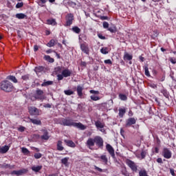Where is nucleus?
Wrapping results in <instances>:
<instances>
[{"label":"nucleus","instance_id":"f257e3e1","mask_svg":"<svg viewBox=\"0 0 176 176\" xmlns=\"http://www.w3.org/2000/svg\"><path fill=\"white\" fill-rule=\"evenodd\" d=\"M86 146L91 150H93V147L96 145L98 148H102L104 146V140L101 136H95L89 138L85 143Z\"/></svg>","mask_w":176,"mask_h":176},{"label":"nucleus","instance_id":"f03ea898","mask_svg":"<svg viewBox=\"0 0 176 176\" xmlns=\"http://www.w3.org/2000/svg\"><path fill=\"white\" fill-rule=\"evenodd\" d=\"M59 124L62 126L76 127L79 130H86V129H87V126L82 124V122H74V120L72 119L61 118L59 121Z\"/></svg>","mask_w":176,"mask_h":176},{"label":"nucleus","instance_id":"7ed1b4c3","mask_svg":"<svg viewBox=\"0 0 176 176\" xmlns=\"http://www.w3.org/2000/svg\"><path fill=\"white\" fill-rule=\"evenodd\" d=\"M0 90L10 93L13 90V84L8 80H3L0 82Z\"/></svg>","mask_w":176,"mask_h":176},{"label":"nucleus","instance_id":"20e7f679","mask_svg":"<svg viewBox=\"0 0 176 176\" xmlns=\"http://www.w3.org/2000/svg\"><path fill=\"white\" fill-rule=\"evenodd\" d=\"M71 75H72V70L65 68L61 72V74L57 75L58 80H63L64 78H69Z\"/></svg>","mask_w":176,"mask_h":176},{"label":"nucleus","instance_id":"39448f33","mask_svg":"<svg viewBox=\"0 0 176 176\" xmlns=\"http://www.w3.org/2000/svg\"><path fill=\"white\" fill-rule=\"evenodd\" d=\"M126 164L128 165L129 168L133 171V173H137L138 170V166H137V164L135 162L130 160H126Z\"/></svg>","mask_w":176,"mask_h":176},{"label":"nucleus","instance_id":"423d86ee","mask_svg":"<svg viewBox=\"0 0 176 176\" xmlns=\"http://www.w3.org/2000/svg\"><path fill=\"white\" fill-rule=\"evenodd\" d=\"M35 100H41L43 101L45 100V96H43V91L42 89H37L36 91V94L34 95Z\"/></svg>","mask_w":176,"mask_h":176},{"label":"nucleus","instance_id":"0eeeda50","mask_svg":"<svg viewBox=\"0 0 176 176\" xmlns=\"http://www.w3.org/2000/svg\"><path fill=\"white\" fill-rule=\"evenodd\" d=\"M162 156L165 159H171V157L173 156V153H171V151L167 148H164L162 151Z\"/></svg>","mask_w":176,"mask_h":176},{"label":"nucleus","instance_id":"6e6552de","mask_svg":"<svg viewBox=\"0 0 176 176\" xmlns=\"http://www.w3.org/2000/svg\"><path fill=\"white\" fill-rule=\"evenodd\" d=\"M73 21H74V14H67L66 16V23L65 24V27H69V25H72Z\"/></svg>","mask_w":176,"mask_h":176},{"label":"nucleus","instance_id":"1a4fd4ad","mask_svg":"<svg viewBox=\"0 0 176 176\" xmlns=\"http://www.w3.org/2000/svg\"><path fill=\"white\" fill-rule=\"evenodd\" d=\"M28 170L27 169H21L19 170H13L12 172H11V175H17V176H20V175H23V174H25V173H28Z\"/></svg>","mask_w":176,"mask_h":176},{"label":"nucleus","instance_id":"9d476101","mask_svg":"<svg viewBox=\"0 0 176 176\" xmlns=\"http://www.w3.org/2000/svg\"><path fill=\"white\" fill-rule=\"evenodd\" d=\"M29 113L32 116H39V109L36 107H29Z\"/></svg>","mask_w":176,"mask_h":176},{"label":"nucleus","instance_id":"9b49d317","mask_svg":"<svg viewBox=\"0 0 176 176\" xmlns=\"http://www.w3.org/2000/svg\"><path fill=\"white\" fill-rule=\"evenodd\" d=\"M136 122H137V120H135V118H130L128 120H126L125 127H130L133 126V124H135Z\"/></svg>","mask_w":176,"mask_h":176},{"label":"nucleus","instance_id":"f8f14e48","mask_svg":"<svg viewBox=\"0 0 176 176\" xmlns=\"http://www.w3.org/2000/svg\"><path fill=\"white\" fill-rule=\"evenodd\" d=\"M80 50L83 53H85V54H89L90 53V50H89V45L86 43H81L80 44Z\"/></svg>","mask_w":176,"mask_h":176},{"label":"nucleus","instance_id":"ddd939ff","mask_svg":"<svg viewBox=\"0 0 176 176\" xmlns=\"http://www.w3.org/2000/svg\"><path fill=\"white\" fill-rule=\"evenodd\" d=\"M41 131L43 133V135L41 136V140L47 141V140L50 138V136H49V132L46 129H42Z\"/></svg>","mask_w":176,"mask_h":176},{"label":"nucleus","instance_id":"4468645a","mask_svg":"<svg viewBox=\"0 0 176 176\" xmlns=\"http://www.w3.org/2000/svg\"><path fill=\"white\" fill-rule=\"evenodd\" d=\"M106 149L107 150L109 153L111 155V157H115V150L113 149V147L111 146V144H107Z\"/></svg>","mask_w":176,"mask_h":176},{"label":"nucleus","instance_id":"2eb2a0df","mask_svg":"<svg viewBox=\"0 0 176 176\" xmlns=\"http://www.w3.org/2000/svg\"><path fill=\"white\" fill-rule=\"evenodd\" d=\"M146 153H148L146 151H142L140 154H136V157L140 159V160H142V159H145V157H146Z\"/></svg>","mask_w":176,"mask_h":176},{"label":"nucleus","instance_id":"dca6fc26","mask_svg":"<svg viewBox=\"0 0 176 176\" xmlns=\"http://www.w3.org/2000/svg\"><path fill=\"white\" fill-rule=\"evenodd\" d=\"M0 167L1 168H9V170H13V168H15L16 166L14 165H10L9 164H0Z\"/></svg>","mask_w":176,"mask_h":176},{"label":"nucleus","instance_id":"f3484780","mask_svg":"<svg viewBox=\"0 0 176 176\" xmlns=\"http://www.w3.org/2000/svg\"><path fill=\"white\" fill-rule=\"evenodd\" d=\"M30 122H31L32 123H33V124H36L37 126H41V124H42V122L41 121V120H38V119H32L31 118H28Z\"/></svg>","mask_w":176,"mask_h":176},{"label":"nucleus","instance_id":"a211bd4d","mask_svg":"<svg viewBox=\"0 0 176 176\" xmlns=\"http://www.w3.org/2000/svg\"><path fill=\"white\" fill-rule=\"evenodd\" d=\"M64 142L67 146H69L70 148H75V146H76V145L72 140H65Z\"/></svg>","mask_w":176,"mask_h":176},{"label":"nucleus","instance_id":"6ab92c4d","mask_svg":"<svg viewBox=\"0 0 176 176\" xmlns=\"http://www.w3.org/2000/svg\"><path fill=\"white\" fill-rule=\"evenodd\" d=\"M95 125L97 127V129H101L100 131H104V129H104V126H105L104 123L101 122L100 121H96L95 122Z\"/></svg>","mask_w":176,"mask_h":176},{"label":"nucleus","instance_id":"aec40b11","mask_svg":"<svg viewBox=\"0 0 176 176\" xmlns=\"http://www.w3.org/2000/svg\"><path fill=\"white\" fill-rule=\"evenodd\" d=\"M45 67L43 66H37L34 68V72L36 74H41V72H44Z\"/></svg>","mask_w":176,"mask_h":176},{"label":"nucleus","instance_id":"412c9836","mask_svg":"<svg viewBox=\"0 0 176 176\" xmlns=\"http://www.w3.org/2000/svg\"><path fill=\"white\" fill-rule=\"evenodd\" d=\"M56 149L57 151H64V147L63 146V142L61 140H58L56 144Z\"/></svg>","mask_w":176,"mask_h":176},{"label":"nucleus","instance_id":"4be33fe9","mask_svg":"<svg viewBox=\"0 0 176 176\" xmlns=\"http://www.w3.org/2000/svg\"><path fill=\"white\" fill-rule=\"evenodd\" d=\"M76 91H77L78 96L79 97H82L83 96V93H82L83 87H81L80 85H78Z\"/></svg>","mask_w":176,"mask_h":176},{"label":"nucleus","instance_id":"5701e85b","mask_svg":"<svg viewBox=\"0 0 176 176\" xmlns=\"http://www.w3.org/2000/svg\"><path fill=\"white\" fill-rule=\"evenodd\" d=\"M31 168L34 173H39L42 170V166H33Z\"/></svg>","mask_w":176,"mask_h":176},{"label":"nucleus","instance_id":"b1692460","mask_svg":"<svg viewBox=\"0 0 176 176\" xmlns=\"http://www.w3.org/2000/svg\"><path fill=\"white\" fill-rule=\"evenodd\" d=\"M53 85V81H46L44 80V82L41 84L42 87H46L47 86H52Z\"/></svg>","mask_w":176,"mask_h":176},{"label":"nucleus","instance_id":"393cba45","mask_svg":"<svg viewBox=\"0 0 176 176\" xmlns=\"http://www.w3.org/2000/svg\"><path fill=\"white\" fill-rule=\"evenodd\" d=\"M124 60H127L128 61L133 60V55H130L129 53L125 52L124 54Z\"/></svg>","mask_w":176,"mask_h":176},{"label":"nucleus","instance_id":"a878e982","mask_svg":"<svg viewBox=\"0 0 176 176\" xmlns=\"http://www.w3.org/2000/svg\"><path fill=\"white\" fill-rule=\"evenodd\" d=\"M47 24L49 25H57V22H56V19H48L47 20Z\"/></svg>","mask_w":176,"mask_h":176},{"label":"nucleus","instance_id":"bb28decb","mask_svg":"<svg viewBox=\"0 0 176 176\" xmlns=\"http://www.w3.org/2000/svg\"><path fill=\"white\" fill-rule=\"evenodd\" d=\"M9 151V146H4L0 148V153H6Z\"/></svg>","mask_w":176,"mask_h":176},{"label":"nucleus","instance_id":"cd10ccee","mask_svg":"<svg viewBox=\"0 0 176 176\" xmlns=\"http://www.w3.org/2000/svg\"><path fill=\"white\" fill-rule=\"evenodd\" d=\"M15 16L16 19H19V20H23V19H25V17H27V15L23 13L16 14Z\"/></svg>","mask_w":176,"mask_h":176},{"label":"nucleus","instance_id":"c85d7f7f","mask_svg":"<svg viewBox=\"0 0 176 176\" xmlns=\"http://www.w3.org/2000/svg\"><path fill=\"white\" fill-rule=\"evenodd\" d=\"M6 79L11 80L14 83H17V78H16L14 76H7Z\"/></svg>","mask_w":176,"mask_h":176},{"label":"nucleus","instance_id":"c756f323","mask_svg":"<svg viewBox=\"0 0 176 176\" xmlns=\"http://www.w3.org/2000/svg\"><path fill=\"white\" fill-rule=\"evenodd\" d=\"M100 159L104 164H108V158L107 157V155H101Z\"/></svg>","mask_w":176,"mask_h":176},{"label":"nucleus","instance_id":"7c9ffc66","mask_svg":"<svg viewBox=\"0 0 176 176\" xmlns=\"http://www.w3.org/2000/svg\"><path fill=\"white\" fill-rule=\"evenodd\" d=\"M124 113H126V109H119V116L120 118H123L124 116Z\"/></svg>","mask_w":176,"mask_h":176},{"label":"nucleus","instance_id":"2f4dec72","mask_svg":"<svg viewBox=\"0 0 176 176\" xmlns=\"http://www.w3.org/2000/svg\"><path fill=\"white\" fill-rule=\"evenodd\" d=\"M44 58L47 60L49 61V63H54V59L50 57L49 55H45L44 56Z\"/></svg>","mask_w":176,"mask_h":176},{"label":"nucleus","instance_id":"473e14b6","mask_svg":"<svg viewBox=\"0 0 176 176\" xmlns=\"http://www.w3.org/2000/svg\"><path fill=\"white\" fill-rule=\"evenodd\" d=\"M54 45H56V41H54V39H52V40H50V41L47 44V46H48V47H53V46H54Z\"/></svg>","mask_w":176,"mask_h":176},{"label":"nucleus","instance_id":"72a5a7b5","mask_svg":"<svg viewBox=\"0 0 176 176\" xmlns=\"http://www.w3.org/2000/svg\"><path fill=\"white\" fill-rule=\"evenodd\" d=\"M139 176H148L146 170L143 169L139 172Z\"/></svg>","mask_w":176,"mask_h":176},{"label":"nucleus","instance_id":"f704fd0d","mask_svg":"<svg viewBox=\"0 0 176 176\" xmlns=\"http://www.w3.org/2000/svg\"><path fill=\"white\" fill-rule=\"evenodd\" d=\"M72 30L73 32H75L76 34H79L80 32V28H79L77 26H74L72 28Z\"/></svg>","mask_w":176,"mask_h":176},{"label":"nucleus","instance_id":"c9c22d12","mask_svg":"<svg viewBox=\"0 0 176 176\" xmlns=\"http://www.w3.org/2000/svg\"><path fill=\"white\" fill-rule=\"evenodd\" d=\"M121 173H122V175L130 176V173H129V172H127V170L126 169V168H123L121 170Z\"/></svg>","mask_w":176,"mask_h":176},{"label":"nucleus","instance_id":"e433bc0d","mask_svg":"<svg viewBox=\"0 0 176 176\" xmlns=\"http://www.w3.org/2000/svg\"><path fill=\"white\" fill-rule=\"evenodd\" d=\"M119 97L122 100V101H126L127 100V96L125 94H120Z\"/></svg>","mask_w":176,"mask_h":176},{"label":"nucleus","instance_id":"4c0bfd02","mask_svg":"<svg viewBox=\"0 0 176 176\" xmlns=\"http://www.w3.org/2000/svg\"><path fill=\"white\" fill-rule=\"evenodd\" d=\"M64 93L66 94V96H72V94H74V91L71 89L65 90Z\"/></svg>","mask_w":176,"mask_h":176},{"label":"nucleus","instance_id":"58836bf2","mask_svg":"<svg viewBox=\"0 0 176 176\" xmlns=\"http://www.w3.org/2000/svg\"><path fill=\"white\" fill-rule=\"evenodd\" d=\"M100 52L102 53V54H108V48L107 47H102L100 50Z\"/></svg>","mask_w":176,"mask_h":176},{"label":"nucleus","instance_id":"ea45409f","mask_svg":"<svg viewBox=\"0 0 176 176\" xmlns=\"http://www.w3.org/2000/svg\"><path fill=\"white\" fill-rule=\"evenodd\" d=\"M144 74L146 76H151V74L149 73V69L148 68V67H146L144 68Z\"/></svg>","mask_w":176,"mask_h":176},{"label":"nucleus","instance_id":"a19ab883","mask_svg":"<svg viewBox=\"0 0 176 176\" xmlns=\"http://www.w3.org/2000/svg\"><path fill=\"white\" fill-rule=\"evenodd\" d=\"M162 94H163V96H164V97H166V98H168V93L167 92V90H162L161 91Z\"/></svg>","mask_w":176,"mask_h":176},{"label":"nucleus","instance_id":"79ce46f5","mask_svg":"<svg viewBox=\"0 0 176 176\" xmlns=\"http://www.w3.org/2000/svg\"><path fill=\"white\" fill-rule=\"evenodd\" d=\"M34 157H35L36 159H41V157H42V153H35L34 155Z\"/></svg>","mask_w":176,"mask_h":176},{"label":"nucleus","instance_id":"37998d69","mask_svg":"<svg viewBox=\"0 0 176 176\" xmlns=\"http://www.w3.org/2000/svg\"><path fill=\"white\" fill-rule=\"evenodd\" d=\"M100 99V98L98 96H91V100H92L93 101H98V100Z\"/></svg>","mask_w":176,"mask_h":176},{"label":"nucleus","instance_id":"c03bdc74","mask_svg":"<svg viewBox=\"0 0 176 176\" xmlns=\"http://www.w3.org/2000/svg\"><path fill=\"white\" fill-rule=\"evenodd\" d=\"M21 79H23V80H28V79H30V75L26 74V75L22 76Z\"/></svg>","mask_w":176,"mask_h":176},{"label":"nucleus","instance_id":"a18cd8bd","mask_svg":"<svg viewBox=\"0 0 176 176\" xmlns=\"http://www.w3.org/2000/svg\"><path fill=\"white\" fill-rule=\"evenodd\" d=\"M23 6H24V3H23V2L18 3L16 5V9H20V8H23Z\"/></svg>","mask_w":176,"mask_h":176},{"label":"nucleus","instance_id":"49530a36","mask_svg":"<svg viewBox=\"0 0 176 176\" xmlns=\"http://www.w3.org/2000/svg\"><path fill=\"white\" fill-rule=\"evenodd\" d=\"M104 64H108L109 65H112V60L111 59L104 60Z\"/></svg>","mask_w":176,"mask_h":176},{"label":"nucleus","instance_id":"de8ad7c7","mask_svg":"<svg viewBox=\"0 0 176 176\" xmlns=\"http://www.w3.org/2000/svg\"><path fill=\"white\" fill-rule=\"evenodd\" d=\"M108 31L113 34L114 32H116V29L115 28H109Z\"/></svg>","mask_w":176,"mask_h":176},{"label":"nucleus","instance_id":"09e8293b","mask_svg":"<svg viewBox=\"0 0 176 176\" xmlns=\"http://www.w3.org/2000/svg\"><path fill=\"white\" fill-rule=\"evenodd\" d=\"M61 162L63 163V164H67V163H68V158L65 157L62 159Z\"/></svg>","mask_w":176,"mask_h":176},{"label":"nucleus","instance_id":"8fccbe9b","mask_svg":"<svg viewBox=\"0 0 176 176\" xmlns=\"http://www.w3.org/2000/svg\"><path fill=\"white\" fill-rule=\"evenodd\" d=\"M55 72L56 74H60L61 72V67H57L55 68Z\"/></svg>","mask_w":176,"mask_h":176},{"label":"nucleus","instance_id":"3c124183","mask_svg":"<svg viewBox=\"0 0 176 176\" xmlns=\"http://www.w3.org/2000/svg\"><path fill=\"white\" fill-rule=\"evenodd\" d=\"M89 93H91V94H100V91H95V90H93V89L90 90Z\"/></svg>","mask_w":176,"mask_h":176},{"label":"nucleus","instance_id":"603ef678","mask_svg":"<svg viewBox=\"0 0 176 176\" xmlns=\"http://www.w3.org/2000/svg\"><path fill=\"white\" fill-rule=\"evenodd\" d=\"M22 152L23 153H30V151H28L27 148H24V147L22 148Z\"/></svg>","mask_w":176,"mask_h":176},{"label":"nucleus","instance_id":"864d4df0","mask_svg":"<svg viewBox=\"0 0 176 176\" xmlns=\"http://www.w3.org/2000/svg\"><path fill=\"white\" fill-rule=\"evenodd\" d=\"M109 23H108V22H103V28H109Z\"/></svg>","mask_w":176,"mask_h":176},{"label":"nucleus","instance_id":"5fc2aeb1","mask_svg":"<svg viewBox=\"0 0 176 176\" xmlns=\"http://www.w3.org/2000/svg\"><path fill=\"white\" fill-rule=\"evenodd\" d=\"M19 131H21V133H23V131H24L25 130V127L24 126H20L19 129H18Z\"/></svg>","mask_w":176,"mask_h":176},{"label":"nucleus","instance_id":"6e6d98bb","mask_svg":"<svg viewBox=\"0 0 176 176\" xmlns=\"http://www.w3.org/2000/svg\"><path fill=\"white\" fill-rule=\"evenodd\" d=\"M98 36L100 39H105V36H102V34H98Z\"/></svg>","mask_w":176,"mask_h":176},{"label":"nucleus","instance_id":"4d7b16f0","mask_svg":"<svg viewBox=\"0 0 176 176\" xmlns=\"http://www.w3.org/2000/svg\"><path fill=\"white\" fill-rule=\"evenodd\" d=\"M170 173L171 175L175 176V172L174 171V169L170 168Z\"/></svg>","mask_w":176,"mask_h":176},{"label":"nucleus","instance_id":"13d9d810","mask_svg":"<svg viewBox=\"0 0 176 176\" xmlns=\"http://www.w3.org/2000/svg\"><path fill=\"white\" fill-rule=\"evenodd\" d=\"M44 108H52V104L47 103L43 105Z\"/></svg>","mask_w":176,"mask_h":176},{"label":"nucleus","instance_id":"bf43d9fd","mask_svg":"<svg viewBox=\"0 0 176 176\" xmlns=\"http://www.w3.org/2000/svg\"><path fill=\"white\" fill-rule=\"evenodd\" d=\"M150 87H152V89H157V85H156L155 84H150Z\"/></svg>","mask_w":176,"mask_h":176},{"label":"nucleus","instance_id":"052dcab7","mask_svg":"<svg viewBox=\"0 0 176 176\" xmlns=\"http://www.w3.org/2000/svg\"><path fill=\"white\" fill-rule=\"evenodd\" d=\"M95 170H97V171H99L100 173H102V169L98 168V166H95Z\"/></svg>","mask_w":176,"mask_h":176},{"label":"nucleus","instance_id":"680f3d73","mask_svg":"<svg viewBox=\"0 0 176 176\" xmlns=\"http://www.w3.org/2000/svg\"><path fill=\"white\" fill-rule=\"evenodd\" d=\"M170 61L172 64H175L176 63V60L175 59L173 58H170Z\"/></svg>","mask_w":176,"mask_h":176},{"label":"nucleus","instance_id":"e2e57ef3","mask_svg":"<svg viewBox=\"0 0 176 176\" xmlns=\"http://www.w3.org/2000/svg\"><path fill=\"white\" fill-rule=\"evenodd\" d=\"M157 163H160L161 164H163V160L162 158L157 159Z\"/></svg>","mask_w":176,"mask_h":176},{"label":"nucleus","instance_id":"0e129e2a","mask_svg":"<svg viewBox=\"0 0 176 176\" xmlns=\"http://www.w3.org/2000/svg\"><path fill=\"white\" fill-rule=\"evenodd\" d=\"M100 20H108V16H100Z\"/></svg>","mask_w":176,"mask_h":176},{"label":"nucleus","instance_id":"69168bd1","mask_svg":"<svg viewBox=\"0 0 176 176\" xmlns=\"http://www.w3.org/2000/svg\"><path fill=\"white\" fill-rule=\"evenodd\" d=\"M39 47H38V45H34V52H38Z\"/></svg>","mask_w":176,"mask_h":176},{"label":"nucleus","instance_id":"338daca9","mask_svg":"<svg viewBox=\"0 0 176 176\" xmlns=\"http://www.w3.org/2000/svg\"><path fill=\"white\" fill-rule=\"evenodd\" d=\"M81 65H82V67H86V65H87V63L86 62L82 61L81 62Z\"/></svg>","mask_w":176,"mask_h":176},{"label":"nucleus","instance_id":"774afa93","mask_svg":"<svg viewBox=\"0 0 176 176\" xmlns=\"http://www.w3.org/2000/svg\"><path fill=\"white\" fill-rule=\"evenodd\" d=\"M57 173L50 174L48 176H57Z\"/></svg>","mask_w":176,"mask_h":176}]
</instances>
